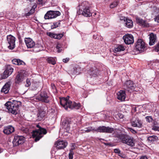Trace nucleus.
Wrapping results in <instances>:
<instances>
[{
  "instance_id": "obj_52",
  "label": "nucleus",
  "mask_w": 159,
  "mask_h": 159,
  "mask_svg": "<svg viewBox=\"0 0 159 159\" xmlns=\"http://www.w3.org/2000/svg\"><path fill=\"white\" fill-rule=\"evenodd\" d=\"M139 159H148L147 157L145 156H143L141 157Z\"/></svg>"
},
{
  "instance_id": "obj_5",
  "label": "nucleus",
  "mask_w": 159,
  "mask_h": 159,
  "mask_svg": "<svg viewBox=\"0 0 159 159\" xmlns=\"http://www.w3.org/2000/svg\"><path fill=\"white\" fill-rule=\"evenodd\" d=\"M120 139L123 143H125L132 147L134 146V143L133 138L127 135L122 136L120 138Z\"/></svg>"
},
{
  "instance_id": "obj_30",
  "label": "nucleus",
  "mask_w": 159,
  "mask_h": 159,
  "mask_svg": "<svg viewBox=\"0 0 159 159\" xmlns=\"http://www.w3.org/2000/svg\"><path fill=\"white\" fill-rule=\"evenodd\" d=\"M125 50V48L123 45H119L115 48V52H117L123 51Z\"/></svg>"
},
{
  "instance_id": "obj_16",
  "label": "nucleus",
  "mask_w": 159,
  "mask_h": 159,
  "mask_svg": "<svg viewBox=\"0 0 159 159\" xmlns=\"http://www.w3.org/2000/svg\"><path fill=\"white\" fill-rule=\"evenodd\" d=\"M117 98L121 101H124L126 98V94L125 91L120 90L117 93Z\"/></svg>"
},
{
  "instance_id": "obj_50",
  "label": "nucleus",
  "mask_w": 159,
  "mask_h": 159,
  "mask_svg": "<svg viewBox=\"0 0 159 159\" xmlns=\"http://www.w3.org/2000/svg\"><path fill=\"white\" fill-rule=\"evenodd\" d=\"M69 60V58H66L65 59H64L63 60V61L65 63H66L68 62Z\"/></svg>"
},
{
  "instance_id": "obj_33",
  "label": "nucleus",
  "mask_w": 159,
  "mask_h": 159,
  "mask_svg": "<svg viewBox=\"0 0 159 159\" xmlns=\"http://www.w3.org/2000/svg\"><path fill=\"white\" fill-rule=\"evenodd\" d=\"M77 73V68H74L71 70L69 71V74L70 75H74Z\"/></svg>"
},
{
  "instance_id": "obj_10",
  "label": "nucleus",
  "mask_w": 159,
  "mask_h": 159,
  "mask_svg": "<svg viewBox=\"0 0 159 159\" xmlns=\"http://www.w3.org/2000/svg\"><path fill=\"white\" fill-rule=\"evenodd\" d=\"M24 141V137L22 136H16L14 137L12 143L14 146H16L23 143Z\"/></svg>"
},
{
  "instance_id": "obj_57",
  "label": "nucleus",
  "mask_w": 159,
  "mask_h": 159,
  "mask_svg": "<svg viewBox=\"0 0 159 159\" xmlns=\"http://www.w3.org/2000/svg\"><path fill=\"white\" fill-rule=\"evenodd\" d=\"M95 74V73L94 72H93V73H91V74L92 75L93 74Z\"/></svg>"
},
{
  "instance_id": "obj_11",
  "label": "nucleus",
  "mask_w": 159,
  "mask_h": 159,
  "mask_svg": "<svg viewBox=\"0 0 159 159\" xmlns=\"http://www.w3.org/2000/svg\"><path fill=\"white\" fill-rule=\"evenodd\" d=\"M13 71V69L10 65H7L6 70L3 73L2 77L3 79H6L11 75Z\"/></svg>"
},
{
  "instance_id": "obj_48",
  "label": "nucleus",
  "mask_w": 159,
  "mask_h": 159,
  "mask_svg": "<svg viewBox=\"0 0 159 159\" xmlns=\"http://www.w3.org/2000/svg\"><path fill=\"white\" fill-rule=\"evenodd\" d=\"M126 19H127L124 16H121L120 17V21L123 20L124 21H125Z\"/></svg>"
},
{
  "instance_id": "obj_39",
  "label": "nucleus",
  "mask_w": 159,
  "mask_h": 159,
  "mask_svg": "<svg viewBox=\"0 0 159 159\" xmlns=\"http://www.w3.org/2000/svg\"><path fill=\"white\" fill-rule=\"evenodd\" d=\"M56 49H57V51L58 52H61L62 49L61 48V45L60 44L58 43L56 46Z\"/></svg>"
},
{
  "instance_id": "obj_27",
  "label": "nucleus",
  "mask_w": 159,
  "mask_h": 159,
  "mask_svg": "<svg viewBox=\"0 0 159 159\" xmlns=\"http://www.w3.org/2000/svg\"><path fill=\"white\" fill-rule=\"evenodd\" d=\"M46 113L44 111H42L39 112L38 115V119L39 120H41L46 115Z\"/></svg>"
},
{
  "instance_id": "obj_41",
  "label": "nucleus",
  "mask_w": 159,
  "mask_h": 159,
  "mask_svg": "<svg viewBox=\"0 0 159 159\" xmlns=\"http://www.w3.org/2000/svg\"><path fill=\"white\" fill-rule=\"evenodd\" d=\"M63 35L62 34H56L55 39H60L63 37Z\"/></svg>"
},
{
  "instance_id": "obj_31",
  "label": "nucleus",
  "mask_w": 159,
  "mask_h": 159,
  "mask_svg": "<svg viewBox=\"0 0 159 159\" xmlns=\"http://www.w3.org/2000/svg\"><path fill=\"white\" fill-rule=\"evenodd\" d=\"M157 137L155 135L150 136L148 137V140L151 142L154 141L156 140H157Z\"/></svg>"
},
{
  "instance_id": "obj_24",
  "label": "nucleus",
  "mask_w": 159,
  "mask_h": 159,
  "mask_svg": "<svg viewBox=\"0 0 159 159\" xmlns=\"http://www.w3.org/2000/svg\"><path fill=\"white\" fill-rule=\"evenodd\" d=\"M82 14L84 16L86 17H89L91 15L90 10L88 7L84 8L83 10Z\"/></svg>"
},
{
  "instance_id": "obj_59",
  "label": "nucleus",
  "mask_w": 159,
  "mask_h": 159,
  "mask_svg": "<svg viewBox=\"0 0 159 159\" xmlns=\"http://www.w3.org/2000/svg\"><path fill=\"white\" fill-rule=\"evenodd\" d=\"M127 90H128V91H130L129 89H127Z\"/></svg>"
},
{
  "instance_id": "obj_42",
  "label": "nucleus",
  "mask_w": 159,
  "mask_h": 159,
  "mask_svg": "<svg viewBox=\"0 0 159 159\" xmlns=\"http://www.w3.org/2000/svg\"><path fill=\"white\" fill-rule=\"evenodd\" d=\"M152 10L154 11V13L159 12V8H157L156 7H153L152 8Z\"/></svg>"
},
{
  "instance_id": "obj_49",
  "label": "nucleus",
  "mask_w": 159,
  "mask_h": 159,
  "mask_svg": "<svg viewBox=\"0 0 159 159\" xmlns=\"http://www.w3.org/2000/svg\"><path fill=\"white\" fill-rule=\"evenodd\" d=\"M129 130L132 133L135 134L136 133V131L134 129H133L131 128H128Z\"/></svg>"
},
{
  "instance_id": "obj_20",
  "label": "nucleus",
  "mask_w": 159,
  "mask_h": 159,
  "mask_svg": "<svg viewBox=\"0 0 159 159\" xmlns=\"http://www.w3.org/2000/svg\"><path fill=\"white\" fill-rule=\"evenodd\" d=\"M62 125L65 129L66 130L67 132H69L70 129V123L67 120H64L62 123Z\"/></svg>"
},
{
  "instance_id": "obj_54",
  "label": "nucleus",
  "mask_w": 159,
  "mask_h": 159,
  "mask_svg": "<svg viewBox=\"0 0 159 159\" xmlns=\"http://www.w3.org/2000/svg\"><path fill=\"white\" fill-rule=\"evenodd\" d=\"M51 87L52 89H55V86L53 84H51Z\"/></svg>"
},
{
  "instance_id": "obj_14",
  "label": "nucleus",
  "mask_w": 159,
  "mask_h": 159,
  "mask_svg": "<svg viewBox=\"0 0 159 159\" xmlns=\"http://www.w3.org/2000/svg\"><path fill=\"white\" fill-rule=\"evenodd\" d=\"M67 145V142L63 140H58L55 143V147L58 149H63L66 148Z\"/></svg>"
},
{
  "instance_id": "obj_58",
  "label": "nucleus",
  "mask_w": 159,
  "mask_h": 159,
  "mask_svg": "<svg viewBox=\"0 0 159 159\" xmlns=\"http://www.w3.org/2000/svg\"><path fill=\"white\" fill-rule=\"evenodd\" d=\"M2 152V151L0 149V153Z\"/></svg>"
},
{
  "instance_id": "obj_18",
  "label": "nucleus",
  "mask_w": 159,
  "mask_h": 159,
  "mask_svg": "<svg viewBox=\"0 0 159 159\" xmlns=\"http://www.w3.org/2000/svg\"><path fill=\"white\" fill-rule=\"evenodd\" d=\"M14 131V128L12 126H8L5 127L3 130V133L6 134H9Z\"/></svg>"
},
{
  "instance_id": "obj_3",
  "label": "nucleus",
  "mask_w": 159,
  "mask_h": 159,
  "mask_svg": "<svg viewBox=\"0 0 159 159\" xmlns=\"http://www.w3.org/2000/svg\"><path fill=\"white\" fill-rule=\"evenodd\" d=\"M18 102L20 103V102L15 100L13 101V102L8 101L5 104V105L9 112L16 115L17 113V110L19 107Z\"/></svg>"
},
{
  "instance_id": "obj_32",
  "label": "nucleus",
  "mask_w": 159,
  "mask_h": 159,
  "mask_svg": "<svg viewBox=\"0 0 159 159\" xmlns=\"http://www.w3.org/2000/svg\"><path fill=\"white\" fill-rule=\"evenodd\" d=\"M37 5L35 4L33 5L32 8L31 9L30 12L27 14V16H29L32 14L35 11V9Z\"/></svg>"
},
{
  "instance_id": "obj_12",
  "label": "nucleus",
  "mask_w": 159,
  "mask_h": 159,
  "mask_svg": "<svg viewBox=\"0 0 159 159\" xmlns=\"http://www.w3.org/2000/svg\"><path fill=\"white\" fill-rule=\"evenodd\" d=\"M123 39L125 43L127 44H132L134 42V37L131 34H126L123 37Z\"/></svg>"
},
{
  "instance_id": "obj_17",
  "label": "nucleus",
  "mask_w": 159,
  "mask_h": 159,
  "mask_svg": "<svg viewBox=\"0 0 159 159\" xmlns=\"http://www.w3.org/2000/svg\"><path fill=\"white\" fill-rule=\"evenodd\" d=\"M124 87L125 89H135V86L132 81L128 80L126 81L124 85Z\"/></svg>"
},
{
  "instance_id": "obj_51",
  "label": "nucleus",
  "mask_w": 159,
  "mask_h": 159,
  "mask_svg": "<svg viewBox=\"0 0 159 159\" xmlns=\"http://www.w3.org/2000/svg\"><path fill=\"white\" fill-rule=\"evenodd\" d=\"M89 127H88V128H85L84 129H81L80 130V131H82V132L81 133H85V132H86L85 131V130L87 129L88 128H89ZM87 133H88L87 132Z\"/></svg>"
},
{
  "instance_id": "obj_19",
  "label": "nucleus",
  "mask_w": 159,
  "mask_h": 159,
  "mask_svg": "<svg viewBox=\"0 0 159 159\" xmlns=\"http://www.w3.org/2000/svg\"><path fill=\"white\" fill-rule=\"evenodd\" d=\"M11 83L10 81L7 82L3 87L1 89V91L5 94L7 93L10 89Z\"/></svg>"
},
{
  "instance_id": "obj_55",
  "label": "nucleus",
  "mask_w": 159,
  "mask_h": 159,
  "mask_svg": "<svg viewBox=\"0 0 159 159\" xmlns=\"http://www.w3.org/2000/svg\"><path fill=\"white\" fill-rule=\"evenodd\" d=\"M153 129L154 130H159V128H156V127H154L153 128Z\"/></svg>"
},
{
  "instance_id": "obj_13",
  "label": "nucleus",
  "mask_w": 159,
  "mask_h": 159,
  "mask_svg": "<svg viewBox=\"0 0 159 159\" xmlns=\"http://www.w3.org/2000/svg\"><path fill=\"white\" fill-rule=\"evenodd\" d=\"M131 123L132 126L139 128L141 127L142 124L141 121L138 118L135 117L133 118Z\"/></svg>"
},
{
  "instance_id": "obj_4",
  "label": "nucleus",
  "mask_w": 159,
  "mask_h": 159,
  "mask_svg": "<svg viewBox=\"0 0 159 159\" xmlns=\"http://www.w3.org/2000/svg\"><path fill=\"white\" fill-rule=\"evenodd\" d=\"M114 131V129L113 128L105 126H100L96 129L93 128L92 127H89L87 129L85 130L87 132L95 131L97 132H105L109 133H111Z\"/></svg>"
},
{
  "instance_id": "obj_56",
  "label": "nucleus",
  "mask_w": 159,
  "mask_h": 159,
  "mask_svg": "<svg viewBox=\"0 0 159 159\" xmlns=\"http://www.w3.org/2000/svg\"><path fill=\"white\" fill-rule=\"evenodd\" d=\"M104 144L106 145H111V144L109 143H105Z\"/></svg>"
},
{
  "instance_id": "obj_25",
  "label": "nucleus",
  "mask_w": 159,
  "mask_h": 159,
  "mask_svg": "<svg viewBox=\"0 0 159 159\" xmlns=\"http://www.w3.org/2000/svg\"><path fill=\"white\" fill-rule=\"evenodd\" d=\"M46 61L48 63L53 65H55L56 63V60L55 58L51 57H48L46 59Z\"/></svg>"
},
{
  "instance_id": "obj_47",
  "label": "nucleus",
  "mask_w": 159,
  "mask_h": 159,
  "mask_svg": "<svg viewBox=\"0 0 159 159\" xmlns=\"http://www.w3.org/2000/svg\"><path fill=\"white\" fill-rule=\"evenodd\" d=\"M154 20L155 21L158 23L159 22V14L155 17Z\"/></svg>"
},
{
  "instance_id": "obj_29",
  "label": "nucleus",
  "mask_w": 159,
  "mask_h": 159,
  "mask_svg": "<svg viewBox=\"0 0 159 159\" xmlns=\"http://www.w3.org/2000/svg\"><path fill=\"white\" fill-rule=\"evenodd\" d=\"M125 24L126 26L129 28H131L133 26V22L132 20L129 19H126Z\"/></svg>"
},
{
  "instance_id": "obj_35",
  "label": "nucleus",
  "mask_w": 159,
  "mask_h": 159,
  "mask_svg": "<svg viewBox=\"0 0 159 159\" xmlns=\"http://www.w3.org/2000/svg\"><path fill=\"white\" fill-rule=\"evenodd\" d=\"M46 1V0H38L37 3V4L42 6L45 4Z\"/></svg>"
},
{
  "instance_id": "obj_21",
  "label": "nucleus",
  "mask_w": 159,
  "mask_h": 159,
  "mask_svg": "<svg viewBox=\"0 0 159 159\" xmlns=\"http://www.w3.org/2000/svg\"><path fill=\"white\" fill-rule=\"evenodd\" d=\"M136 21L137 23L143 27H148L149 26V24L146 21L143 20L142 19L137 18Z\"/></svg>"
},
{
  "instance_id": "obj_8",
  "label": "nucleus",
  "mask_w": 159,
  "mask_h": 159,
  "mask_svg": "<svg viewBox=\"0 0 159 159\" xmlns=\"http://www.w3.org/2000/svg\"><path fill=\"white\" fill-rule=\"evenodd\" d=\"M145 47L144 42L141 39H138L135 45V48L136 50L140 52H142L144 50Z\"/></svg>"
},
{
  "instance_id": "obj_23",
  "label": "nucleus",
  "mask_w": 159,
  "mask_h": 159,
  "mask_svg": "<svg viewBox=\"0 0 159 159\" xmlns=\"http://www.w3.org/2000/svg\"><path fill=\"white\" fill-rule=\"evenodd\" d=\"M12 62L13 64L17 65H24L25 64V63L20 59H14L12 60Z\"/></svg>"
},
{
  "instance_id": "obj_36",
  "label": "nucleus",
  "mask_w": 159,
  "mask_h": 159,
  "mask_svg": "<svg viewBox=\"0 0 159 159\" xmlns=\"http://www.w3.org/2000/svg\"><path fill=\"white\" fill-rule=\"evenodd\" d=\"M74 148H72L70 150V152L69 154V159H73V155L74 154L73 150H74Z\"/></svg>"
},
{
  "instance_id": "obj_44",
  "label": "nucleus",
  "mask_w": 159,
  "mask_h": 159,
  "mask_svg": "<svg viewBox=\"0 0 159 159\" xmlns=\"http://www.w3.org/2000/svg\"><path fill=\"white\" fill-rule=\"evenodd\" d=\"M31 84L30 80L29 79H27L26 80V84H25V86L26 87H29Z\"/></svg>"
},
{
  "instance_id": "obj_40",
  "label": "nucleus",
  "mask_w": 159,
  "mask_h": 159,
  "mask_svg": "<svg viewBox=\"0 0 159 159\" xmlns=\"http://www.w3.org/2000/svg\"><path fill=\"white\" fill-rule=\"evenodd\" d=\"M47 34L51 38L55 39L56 34L51 32H48L47 33Z\"/></svg>"
},
{
  "instance_id": "obj_34",
  "label": "nucleus",
  "mask_w": 159,
  "mask_h": 159,
  "mask_svg": "<svg viewBox=\"0 0 159 159\" xmlns=\"http://www.w3.org/2000/svg\"><path fill=\"white\" fill-rule=\"evenodd\" d=\"M22 131L26 134H29L30 133H32V131L31 130H30L28 127L26 128H23L22 129Z\"/></svg>"
},
{
  "instance_id": "obj_45",
  "label": "nucleus",
  "mask_w": 159,
  "mask_h": 159,
  "mask_svg": "<svg viewBox=\"0 0 159 159\" xmlns=\"http://www.w3.org/2000/svg\"><path fill=\"white\" fill-rule=\"evenodd\" d=\"M146 119L147 121L149 122L152 121V119L151 116H147L146 117Z\"/></svg>"
},
{
  "instance_id": "obj_7",
  "label": "nucleus",
  "mask_w": 159,
  "mask_h": 159,
  "mask_svg": "<svg viewBox=\"0 0 159 159\" xmlns=\"http://www.w3.org/2000/svg\"><path fill=\"white\" fill-rule=\"evenodd\" d=\"M60 12L57 11H48L44 16L45 19L54 18L60 15Z\"/></svg>"
},
{
  "instance_id": "obj_2",
  "label": "nucleus",
  "mask_w": 159,
  "mask_h": 159,
  "mask_svg": "<svg viewBox=\"0 0 159 159\" xmlns=\"http://www.w3.org/2000/svg\"><path fill=\"white\" fill-rule=\"evenodd\" d=\"M36 127L38 129L32 131V136L35 138L34 140L35 142L39 140L43 137V135L47 133L45 129L41 127L39 125H37Z\"/></svg>"
},
{
  "instance_id": "obj_9",
  "label": "nucleus",
  "mask_w": 159,
  "mask_h": 159,
  "mask_svg": "<svg viewBox=\"0 0 159 159\" xmlns=\"http://www.w3.org/2000/svg\"><path fill=\"white\" fill-rule=\"evenodd\" d=\"M37 99L39 101L46 103H48L49 101L48 96L45 91L41 92L40 95L37 97Z\"/></svg>"
},
{
  "instance_id": "obj_53",
  "label": "nucleus",
  "mask_w": 159,
  "mask_h": 159,
  "mask_svg": "<svg viewBox=\"0 0 159 159\" xmlns=\"http://www.w3.org/2000/svg\"><path fill=\"white\" fill-rule=\"evenodd\" d=\"M118 116L120 118H122L123 117V115L120 113L118 114Z\"/></svg>"
},
{
  "instance_id": "obj_6",
  "label": "nucleus",
  "mask_w": 159,
  "mask_h": 159,
  "mask_svg": "<svg viewBox=\"0 0 159 159\" xmlns=\"http://www.w3.org/2000/svg\"><path fill=\"white\" fill-rule=\"evenodd\" d=\"M15 38L13 36L9 35L7 36L8 48L10 49H13L15 47Z\"/></svg>"
},
{
  "instance_id": "obj_46",
  "label": "nucleus",
  "mask_w": 159,
  "mask_h": 159,
  "mask_svg": "<svg viewBox=\"0 0 159 159\" xmlns=\"http://www.w3.org/2000/svg\"><path fill=\"white\" fill-rule=\"evenodd\" d=\"M155 51L158 52L159 51V42L155 46Z\"/></svg>"
},
{
  "instance_id": "obj_22",
  "label": "nucleus",
  "mask_w": 159,
  "mask_h": 159,
  "mask_svg": "<svg viewBox=\"0 0 159 159\" xmlns=\"http://www.w3.org/2000/svg\"><path fill=\"white\" fill-rule=\"evenodd\" d=\"M156 36L153 33H151L150 34V41L149 44L150 45H152L154 44L156 40Z\"/></svg>"
},
{
  "instance_id": "obj_15",
  "label": "nucleus",
  "mask_w": 159,
  "mask_h": 159,
  "mask_svg": "<svg viewBox=\"0 0 159 159\" xmlns=\"http://www.w3.org/2000/svg\"><path fill=\"white\" fill-rule=\"evenodd\" d=\"M25 44L28 48H33L35 46V43L30 38H26L25 39Z\"/></svg>"
},
{
  "instance_id": "obj_43",
  "label": "nucleus",
  "mask_w": 159,
  "mask_h": 159,
  "mask_svg": "<svg viewBox=\"0 0 159 159\" xmlns=\"http://www.w3.org/2000/svg\"><path fill=\"white\" fill-rule=\"evenodd\" d=\"M114 151L115 153H118L119 156H121V154L120 153V151L119 149H114Z\"/></svg>"
},
{
  "instance_id": "obj_38",
  "label": "nucleus",
  "mask_w": 159,
  "mask_h": 159,
  "mask_svg": "<svg viewBox=\"0 0 159 159\" xmlns=\"http://www.w3.org/2000/svg\"><path fill=\"white\" fill-rule=\"evenodd\" d=\"M118 4V3L117 2V1H115L111 3L110 5V7L111 8H113L116 6H117V5Z\"/></svg>"
},
{
  "instance_id": "obj_1",
  "label": "nucleus",
  "mask_w": 159,
  "mask_h": 159,
  "mask_svg": "<svg viewBox=\"0 0 159 159\" xmlns=\"http://www.w3.org/2000/svg\"><path fill=\"white\" fill-rule=\"evenodd\" d=\"M69 97L67 96L66 98H63L60 100V104L66 110H67L68 107L71 109L75 108L78 109L80 107L79 103H76L75 102H72L69 100Z\"/></svg>"
},
{
  "instance_id": "obj_28",
  "label": "nucleus",
  "mask_w": 159,
  "mask_h": 159,
  "mask_svg": "<svg viewBox=\"0 0 159 159\" xmlns=\"http://www.w3.org/2000/svg\"><path fill=\"white\" fill-rule=\"evenodd\" d=\"M22 74L19 73L16 77L15 82L16 83L19 84L22 81Z\"/></svg>"
},
{
  "instance_id": "obj_26",
  "label": "nucleus",
  "mask_w": 159,
  "mask_h": 159,
  "mask_svg": "<svg viewBox=\"0 0 159 159\" xmlns=\"http://www.w3.org/2000/svg\"><path fill=\"white\" fill-rule=\"evenodd\" d=\"M34 48V51L35 52H38L43 50V48L40 44H36Z\"/></svg>"
},
{
  "instance_id": "obj_37",
  "label": "nucleus",
  "mask_w": 159,
  "mask_h": 159,
  "mask_svg": "<svg viewBox=\"0 0 159 159\" xmlns=\"http://www.w3.org/2000/svg\"><path fill=\"white\" fill-rule=\"evenodd\" d=\"M60 24V23L59 22H57L53 23L51 26V28L52 29H53L55 28L58 27Z\"/></svg>"
}]
</instances>
